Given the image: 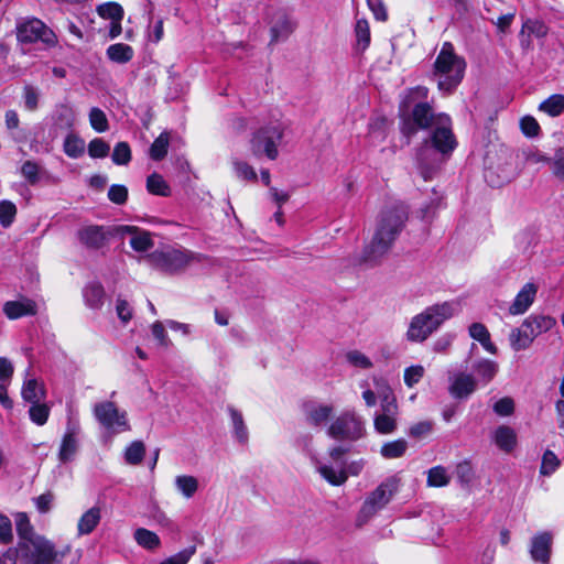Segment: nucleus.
<instances>
[{
    "instance_id": "nucleus-45",
    "label": "nucleus",
    "mask_w": 564,
    "mask_h": 564,
    "mask_svg": "<svg viewBox=\"0 0 564 564\" xmlns=\"http://www.w3.org/2000/svg\"><path fill=\"white\" fill-rule=\"evenodd\" d=\"M89 123L99 133L107 131L109 128L106 113L97 107L91 108L89 111Z\"/></svg>"
},
{
    "instance_id": "nucleus-8",
    "label": "nucleus",
    "mask_w": 564,
    "mask_h": 564,
    "mask_svg": "<svg viewBox=\"0 0 564 564\" xmlns=\"http://www.w3.org/2000/svg\"><path fill=\"white\" fill-rule=\"evenodd\" d=\"M327 434L334 440L354 442L364 436L365 424L355 412L346 411L330 423Z\"/></svg>"
},
{
    "instance_id": "nucleus-61",
    "label": "nucleus",
    "mask_w": 564,
    "mask_h": 564,
    "mask_svg": "<svg viewBox=\"0 0 564 564\" xmlns=\"http://www.w3.org/2000/svg\"><path fill=\"white\" fill-rule=\"evenodd\" d=\"M494 411L500 416H509L514 411V402L509 397L501 398L494 404Z\"/></svg>"
},
{
    "instance_id": "nucleus-2",
    "label": "nucleus",
    "mask_w": 564,
    "mask_h": 564,
    "mask_svg": "<svg viewBox=\"0 0 564 564\" xmlns=\"http://www.w3.org/2000/svg\"><path fill=\"white\" fill-rule=\"evenodd\" d=\"M414 123L420 129L432 128L431 143L435 150L444 155L451 154L457 145L452 130V120L448 115L434 113L427 102H419L412 111Z\"/></svg>"
},
{
    "instance_id": "nucleus-34",
    "label": "nucleus",
    "mask_w": 564,
    "mask_h": 564,
    "mask_svg": "<svg viewBox=\"0 0 564 564\" xmlns=\"http://www.w3.org/2000/svg\"><path fill=\"white\" fill-rule=\"evenodd\" d=\"M134 540L140 546L151 551L161 545L159 535L144 528H139L134 531Z\"/></svg>"
},
{
    "instance_id": "nucleus-32",
    "label": "nucleus",
    "mask_w": 564,
    "mask_h": 564,
    "mask_svg": "<svg viewBox=\"0 0 564 564\" xmlns=\"http://www.w3.org/2000/svg\"><path fill=\"white\" fill-rule=\"evenodd\" d=\"M510 346L514 351L524 350L533 343L531 334L524 329L521 324L519 327L513 328L509 335Z\"/></svg>"
},
{
    "instance_id": "nucleus-27",
    "label": "nucleus",
    "mask_w": 564,
    "mask_h": 564,
    "mask_svg": "<svg viewBox=\"0 0 564 564\" xmlns=\"http://www.w3.org/2000/svg\"><path fill=\"white\" fill-rule=\"evenodd\" d=\"M15 525L18 535L20 538L19 549L24 551V549H29L30 540L32 538H36L37 535L33 533V528L25 513H19L17 516Z\"/></svg>"
},
{
    "instance_id": "nucleus-48",
    "label": "nucleus",
    "mask_w": 564,
    "mask_h": 564,
    "mask_svg": "<svg viewBox=\"0 0 564 564\" xmlns=\"http://www.w3.org/2000/svg\"><path fill=\"white\" fill-rule=\"evenodd\" d=\"M234 171L236 176L243 181H257V173L254 169L249 165L247 162H242L239 160L232 161Z\"/></svg>"
},
{
    "instance_id": "nucleus-9",
    "label": "nucleus",
    "mask_w": 564,
    "mask_h": 564,
    "mask_svg": "<svg viewBox=\"0 0 564 564\" xmlns=\"http://www.w3.org/2000/svg\"><path fill=\"white\" fill-rule=\"evenodd\" d=\"M94 416L106 430L113 433L130 431L128 414L111 401L98 402L93 408Z\"/></svg>"
},
{
    "instance_id": "nucleus-11",
    "label": "nucleus",
    "mask_w": 564,
    "mask_h": 564,
    "mask_svg": "<svg viewBox=\"0 0 564 564\" xmlns=\"http://www.w3.org/2000/svg\"><path fill=\"white\" fill-rule=\"evenodd\" d=\"M17 36L23 43L42 41L45 44L54 45L56 42L53 31L35 18L20 22L17 28Z\"/></svg>"
},
{
    "instance_id": "nucleus-10",
    "label": "nucleus",
    "mask_w": 564,
    "mask_h": 564,
    "mask_svg": "<svg viewBox=\"0 0 564 564\" xmlns=\"http://www.w3.org/2000/svg\"><path fill=\"white\" fill-rule=\"evenodd\" d=\"M24 551L30 553L32 564H53L68 554L70 546L67 545L63 551H57L50 540L39 535L30 540L29 549Z\"/></svg>"
},
{
    "instance_id": "nucleus-53",
    "label": "nucleus",
    "mask_w": 564,
    "mask_h": 564,
    "mask_svg": "<svg viewBox=\"0 0 564 564\" xmlns=\"http://www.w3.org/2000/svg\"><path fill=\"white\" fill-rule=\"evenodd\" d=\"M560 465L557 456L552 451H546L542 457V464L540 468L541 475L550 476L553 474Z\"/></svg>"
},
{
    "instance_id": "nucleus-18",
    "label": "nucleus",
    "mask_w": 564,
    "mask_h": 564,
    "mask_svg": "<svg viewBox=\"0 0 564 564\" xmlns=\"http://www.w3.org/2000/svg\"><path fill=\"white\" fill-rule=\"evenodd\" d=\"M122 234H130V246L133 250L142 252L153 247L151 234L145 230H140L133 226H123L120 228Z\"/></svg>"
},
{
    "instance_id": "nucleus-64",
    "label": "nucleus",
    "mask_w": 564,
    "mask_h": 564,
    "mask_svg": "<svg viewBox=\"0 0 564 564\" xmlns=\"http://www.w3.org/2000/svg\"><path fill=\"white\" fill-rule=\"evenodd\" d=\"M21 173L31 184H35L39 181V166L33 161L24 162Z\"/></svg>"
},
{
    "instance_id": "nucleus-16",
    "label": "nucleus",
    "mask_w": 564,
    "mask_h": 564,
    "mask_svg": "<svg viewBox=\"0 0 564 564\" xmlns=\"http://www.w3.org/2000/svg\"><path fill=\"white\" fill-rule=\"evenodd\" d=\"M3 313L9 319H17L23 316L35 315L36 305L29 299L8 301L3 304Z\"/></svg>"
},
{
    "instance_id": "nucleus-55",
    "label": "nucleus",
    "mask_w": 564,
    "mask_h": 564,
    "mask_svg": "<svg viewBox=\"0 0 564 564\" xmlns=\"http://www.w3.org/2000/svg\"><path fill=\"white\" fill-rule=\"evenodd\" d=\"M424 372H425V369L421 365L408 367L404 370V376H403L404 383L409 388H412L414 384H416L423 378Z\"/></svg>"
},
{
    "instance_id": "nucleus-38",
    "label": "nucleus",
    "mask_w": 564,
    "mask_h": 564,
    "mask_svg": "<svg viewBox=\"0 0 564 564\" xmlns=\"http://www.w3.org/2000/svg\"><path fill=\"white\" fill-rule=\"evenodd\" d=\"M147 189L153 195H160V196H169L170 195V186L164 181V178L158 173H153L148 176Z\"/></svg>"
},
{
    "instance_id": "nucleus-14",
    "label": "nucleus",
    "mask_w": 564,
    "mask_h": 564,
    "mask_svg": "<svg viewBox=\"0 0 564 564\" xmlns=\"http://www.w3.org/2000/svg\"><path fill=\"white\" fill-rule=\"evenodd\" d=\"M77 237L79 241L91 249L104 247L108 240V232L100 226H87L78 230Z\"/></svg>"
},
{
    "instance_id": "nucleus-52",
    "label": "nucleus",
    "mask_w": 564,
    "mask_h": 564,
    "mask_svg": "<svg viewBox=\"0 0 564 564\" xmlns=\"http://www.w3.org/2000/svg\"><path fill=\"white\" fill-rule=\"evenodd\" d=\"M110 147L100 138L93 139L88 144V154L94 159L106 158L109 154Z\"/></svg>"
},
{
    "instance_id": "nucleus-4",
    "label": "nucleus",
    "mask_w": 564,
    "mask_h": 564,
    "mask_svg": "<svg viewBox=\"0 0 564 564\" xmlns=\"http://www.w3.org/2000/svg\"><path fill=\"white\" fill-rule=\"evenodd\" d=\"M465 67V61L455 54L452 43L445 42L434 63L438 89L452 91L462 82Z\"/></svg>"
},
{
    "instance_id": "nucleus-3",
    "label": "nucleus",
    "mask_w": 564,
    "mask_h": 564,
    "mask_svg": "<svg viewBox=\"0 0 564 564\" xmlns=\"http://www.w3.org/2000/svg\"><path fill=\"white\" fill-rule=\"evenodd\" d=\"M460 305L457 301L437 303L426 307L411 318L406 339L412 343L426 340L445 321L457 314Z\"/></svg>"
},
{
    "instance_id": "nucleus-5",
    "label": "nucleus",
    "mask_w": 564,
    "mask_h": 564,
    "mask_svg": "<svg viewBox=\"0 0 564 564\" xmlns=\"http://www.w3.org/2000/svg\"><path fill=\"white\" fill-rule=\"evenodd\" d=\"M285 124L280 120H272L258 128L249 141L250 151L253 156H265L275 160L279 155V145L284 135Z\"/></svg>"
},
{
    "instance_id": "nucleus-29",
    "label": "nucleus",
    "mask_w": 564,
    "mask_h": 564,
    "mask_svg": "<svg viewBox=\"0 0 564 564\" xmlns=\"http://www.w3.org/2000/svg\"><path fill=\"white\" fill-rule=\"evenodd\" d=\"M174 486L176 490L185 498L191 499L199 488L198 479L191 475H178L175 477Z\"/></svg>"
},
{
    "instance_id": "nucleus-30",
    "label": "nucleus",
    "mask_w": 564,
    "mask_h": 564,
    "mask_svg": "<svg viewBox=\"0 0 564 564\" xmlns=\"http://www.w3.org/2000/svg\"><path fill=\"white\" fill-rule=\"evenodd\" d=\"M538 109L553 118L561 116L564 113V95H551L539 105Z\"/></svg>"
},
{
    "instance_id": "nucleus-35",
    "label": "nucleus",
    "mask_w": 564,
    "mask_h": 564,
    "mask_svg": "<svg viewBox=\"0 0 564 564\" xmlns=\"http://www.w3.org/2000/svg\"><path fill=\"white\" fill-rule=\"evenodd\" d=\"M451 481V475L444 466H434L427 470L426 485L429 487H445Z\"/></svg>"
},
{
    "instance_id": "nucleus-46",
    "label": "nucleus",
    "mask_w": 564,
    "mask_h": 564,
    "mask_svg": "<svg viewBox=\"0 0 564 564\" xmlns=\"http://www.w3.org/2000/svg\"><path fill=\"white\" fill-rule=\"evenodd\" d=\"M76 449H77V441H76L74 434H72V433L65 434V436L62 441V444H61V448H59V459L62 462L69 460L76 453Z\"/></svg>"
},
{
    "instance_id": "nucleus-23",
    "label": "nucleus",
    "mask_w": 564,
    "mask_h": 564,
    "mask_svg": "<svg viewBox=\"0 0 564 564\" xmlns=\"http://www.w3.org/2000/svg\"><path fill=\"white\" fill-rule=\"evenodd\" d=\"M333 412L334 408L329 404H307L305 408L306 421L315 426L324 424Z\"/></svg>"
},
{
    "instance_id": "nucleus-57",
    "label": "nucleus",
    "mask_w": 564,
    "mask_h": 564,
    "mask_svg": "<svg viewBox=\"0 0 564 564\" xmlns=\"http://www.w3.org/2000/svg\"><path fill=\"white\" fill-rule=\"evenodd\" d=\"M195 546L187 547L165 558L160 564H187L192 556L195 554Z\"/></svg>"
},
{
    "instance_id": "nucleus-43",
    "label": "nucleus",
    "mask_w": 564,
    "mask_h": 564,
    "mask_svg": "<svg viewBox=\"0 0 564 564\" xmlns=\"http://www.w3.org/2000/svg\"><path fill=\"white\" fill-rule=\"evenodd\" d=\"M355 34L357 46L360 50H366L370 44V28L366 19H358L355 26Z\"/></svg>"
},
{
    "instance_id": "nucleus-60",
    "label": "nucleus",
    "mask_w": 564,
    "mask_h": 564,
    "mask_svg": "<svg viewBox=\"0 0 564 564\" xmlns=\"http://www.w3.org/2000/svg\"><path fill=\"white\" fill-rule=\"evenodd\" d=\"M108 198L115 204H124L128 198V188L124 185H111L108 191Z\"/></svg>"
},
{
    "instance_id": "nucleus-41",
    "label": "nucleus",
    "mask_w": 564,
    "mask_h": 564,
    "mask_svg": "<svg viewBox=\"0 0 564 564\" xmlns=\"http://www.w3.org/2000/svg\"><path fill=\"white\" fill-rule=\"evenodd\" d=\"M229 414L231 417L234 433L236 438L240 443H245L248 440V430L243 422V417L239 411L234 408H229Z\"/></svg>"
},
{
    "instance_id": "nucleus-44",
    "label": "nucleus",
    "mask_w": 564,
    "mask_h": 564,
    "mask_svg": "<svg viewBox=\"0 0 564 564\" xmlns=\"http://www.w3.org/2000/svg\"><path fill=\"white\" fill-rule=\"evenodd\" d=\"M31 408L29 410L30 419L36 425H44L47 422L50 415V408L45 403L36 402L31 403Z\"/></svg>"
},
{
    "instance_id": "nucleus-17",
    "label": "nucleus",
    "mask_w": 564,
    "mask_h": 564,
    "mask_svg": "<svg viewBox=\"0 0 564 564\" xmlns=\"http://www.w3.org/2000/svg\"><path fill=\"white\" fill-rule=\"evenodd\" d=\"M552 535L547 532L540 533L532 539L531 555L534 561L546 564L550 560Z\"/></svg>"
},
{
    "instance_id": "nucleus-22",
    "label": "nucleus",
    "mask_w": 564,
    "mask_h": 564,
    "mask_svg": "<svg viewBox=\"0 0 564 564\" xmlns=\"http://www.w3.org/2000/svg\"><path fill=\"white\" fill-rule=\"evenodd\" d=\"M471 369L478 380L487 384L496 377L499 365L494 360L480 358L473 364Z\"/></svg>"
},
{
    "instance_id": "nucleus-28",
    "label": "nucleus",
    "mask_w": 564,
    "mask_h": 564,
    "mask_svg": "<svg viewBox=\"0 0 564 564\" xmlns=\"http://www.w3.org/2000/svg\"><path fill=\"white\" fill-rule=\"evenodd\" d=\"M21 395L24 401L36 403L45 398V389L43 383L36 379H26L23 383Z\"/></svg>"
},
{
    "instance_id": "nucleus-42",
    "label": "nucleus",
    "mask_w": 564,
    "mask_h": 564,
    "mask_svg": "<svg viewBox=\"0 0 564 564\" xmlns=\"http://www.w3.org/2000/svg\"><path fill=\"white\" fill-rule=\"evenodd\" d=\"M145 454V446L141 441L132 442L124 451V459L130 465H138Z\"/></svg>"
},
{
    "instance_id": "nucleus-7",
    "label": "nucleus",
    "mask_w": 564,
    "mask_h": 564,
    "mask_svg": "<svg viewBox=\"0 0 564 564\" xmlns=\"http://www.w3.org/2000/svg\"><path fill=\"white\" fill-rule=\"evenodd\" d=\"M398 488L399 479L397 477H390L371 491L359 511L358 524L366 523L377 512L383 509L397 492Z\"/></svg>"
},
{
    "instance_id": "nucleus-13",
    "label": "nucleus",
    "mask_w": 564,
    "mask_h": 564,
    "mask_svg": "<svg viewBox=\"0 0 564 564\" xmlns=\"http://www.w3.org/2000/svg\"><path fill=\"white\" fill-rule=\"evenodd\" d=\"M398 414V405L387 403L386 406H380V413L373 420L376 431L380 434L393 433L397 429Z\"/></svg>"
},
{
    "instance_id": "nucleus-24",
    "label": "nucleus",
    "mask_w": 564,
    "mask_h": 564,
    "mask_svg": "<svg viewBox=\"0 0 564 564\" xmlns=\"http://www.w3.org/2000/svg\"><path fill=\"white\" fill-rule=\"evenodd\" d=\"M494 441L501 451L509 453L517 445V434L510 426L500 425L494 433Z\"/></svg>"
},
{
    "instance_id": "nucleus-21",
    "label": "nucleus",
    "mask_w": 564,
    "mask_h": 564,
    "mask_svg": "<svg viewBox=\"0 0 564 564\" xmlns=\"http://www.w3.org/2000/svg\"><path fill=\"white\" fill-rule=\"evenodd\" d=\"M318 474L330 485L340 486L347 480V473L344 467L335 468L319 460H315Z\"/></svg>"
},
{
    "instance_id": "nucleus-15",
    "label": "nucleus",
    "mask_w": 564,
    "mask_h": 564,
    "mask_svg": "<svg viewBox=\"0 0 564 564\" xmlns=\"http://www.w3.org/2000/svg\"><path fill=\"white\" fill-rule=\"evenodd\" d=\"M477 387V380L468 373L456 375L451 382L449 393L456 399L468 398Z\"/></svg>"
},
{
    "instance_id": "nucleus-40",
    "label": "nucleus",
    "mask_w": 564,
    "mask_h": 564,
    "mask_svg": "<svg viewBox=\"0 0 564 564\" xmlns=\"http://www.w3.org/2000/svg\"><path fill=\"white\" fill-rule=\"evenodd\" d=\"M376 394L380 399V406H386L387 403L398 405L395 397L390 386L382 379H375Z\"/></svg>"
},
{
    "instance_id": "nucleus-63",
    "label": "nucleus",
    "mask_w": 564,
    "mask_h": 564,
    "mask_svg": "<svg viewBox=\"0 0 564 564\" xmlns=\"http://www.w3.org/2000/svg\"><path fill=\"white\" fill-rule=\"evenodd\" d=\"M523 29H527L530 34L536 37H544L547 34V26L539 20H528L523 24Z\"/></svg>"
},
{
    "instance_id": "nucleus-56",
    "label": "nucleus",
    "mask_w": 564,
    "mask_h": 564,
    "mask_svg": "<svg viewBox=\"0 0 564 564\" xmlns=\"http://www.w3.org/2000/svg\"><path fill=\"white\" fill-rule=\"evenodd\" d=\"M24 97V107L29 111H34L37 109L39 100H40V91L30 85H26L23 89Z\"/></svg>"
},
{
    "instance_id": "nucleus-50",
    "label": "nucleus",
    "mask_w": 564,
    "mask_h": 564,
    "mask_svg": "<svg viewBox=\"0 0 564 564\" xmlns=\"http://www.w3.org/2000/svg\"><path fill=\"white\" fill-rule=\"evenodd\" d=\"M98 13L101 18L112 21H121L123 10L118 3H106L98 7Z\"/></svg>"
},
{
    "instance_id": "nucleus-12",
    "label": "nucleus",
    "mask_w": 564,
    "mask_h": 564,
    "mask_svg": "<svg viewBox=\"0 0 564 564\" xmlns=\"http://www.w3.org/2000/svg\"><path fill=\"white\" fill-rule=\"evenodd\" d=\"M536 293L538 286L534 283H525L517 293L513 302L509 306V314L513 316L524 314L533 304Z\"/></svg>"
},
{
    "instance_id": "nucleus-36",
    "label": "nucleus",
    "mask_w": 564,
    "mask_h": 564,
    "mask_svg": "<svg viewBox=\"0 0 564 564\" xmlns=\"http://www.w3.org/2000/svg\"><path fill=\"white\" fill-rule=\"evenodd\" d=\"M408 448V443L405 440H395L392 442H388L382 445L380 449V454L388 459L402 457Z\"/></svg>"
},
{
    "instance_id": "nucleus-20",
    "label": "nucleus",
    "mask_w": 564,
    "mask_h": 564,
    "mask_svg": "<svg viewBox=\"0 0 564 564\" xmlns=\"http://www.w3.org/2000/svg\"><path fill=\"white\" fill-rule=\"evenodd\" d=\"M522 325L534 340L536 336L550 330L555 325V319L550 316L535 315L525 318Z\"/></svg>"
},
{
    "instance_id": "nucleus-39",
    "label": "nucleus",
    "mask_w": 564,
    "mask_h": 564,
    "mask_svg": "<svg viewBox=\"0 0 564 564\" xmlns=\"http://www.w3.org/2000/svg\"><path fill=\"white\" fill-rule=\"evenodd\" d=\"M169 143L170 134L169 132L164 131L154 140L150 148L151 159L155 161L162 160L167 153Z\"/></svg>"
},
{
    "instance_id": "nucleus-26",
    "label": "nucleus",
    "mask_w": 564,
    "mask_h": 564,
    "mask_svg": "<svg viewBox=\"0 0 564 564\" xmlns=\"http://www.w3.org/2000/svg\"><path fill=\"white\" fill-rule=\"evenodd\" d=\"M101 519V510L93 507L87 510L78 520L77 530L79 535H86L94 531Z\"/></svg>"
},
{
    "instance_id": "nucleus-47",
    "label": "nucleus",
    "mask_w": 564,
    "mask_h": 564,
    "mask_svg": "<svg viewBox=\"0 0 564 564\" xmlns=\"http://www.w3.org/2000/svg\"><path fill=\"white\" fill-rule=\"evenodd\" d=\"M112 162L117 165H127L131 161V150L127 142H118L111 155Z\"/></svg>"
},
{
    "instance_id": "nucleus-6",
    "label": "nucleus",
    "mask_w": 564,
    "mask_h": 564,
    "mask_svg": "<svg viewBox=\"0 0 564 564\" xmlns=\"http://www.w3.org/2000/svg\"><path fill=\"white\" fill-rule=\"evenodd\" d=\"M147 260L163 273L176 274L183 272L192 262L198 261L199 257L183 248L163 246L148 254Z\"/></svg>"
},
{
    "instance_id": "nucleus-51",
    "label": "nucleus",
    "mask_w": 564,
    "mask_h": 564,
    "mask_svg": "<svg viewBox=\"0 0 564 564\" xmlns=\"http://www.w3.org/2000/svg\"><path fill=\"white\" fill-rule=\"evenodd\" d=\"M17 215V207L9 200H2L0 203V224L2 227H9Z\"/></svg>"
},
{
    "instance_id": "nucleus-49",
    "label": "nucleus",
    "mask_w": 564,
    "mask_h": 564,
    "mask_svg": "<svg viewBox=\"0 0 564 564\" xmlns=\"http://www.w3.org/2000/svg\"><path fill=\"white\" fill-rule=\"evenodd\" d=\"M521 132L528 138H535L540 134L541 128L536 119L532 116H524L520 119Z\"/></svg>"
},
{
    "instance_id": "nucleus-59",
    "label": "nucleus",
    "mask_w": 564,
    "mask_h": 564,
    "mask_svg": "<svg viewBox=\"0 0 564 564\" xmlns=\"http://www.w3.org/2000/svg\"><path fill=\"white\" fill-rule=\"evenodd\" d=\"M456 476L462 484H469L474 478V469L468 460L460 462L456 466Z\"/></svg>"
},
{
    "instance_id": "nucleus-33",
    "label": "nucleus",
    "mask_w": 564,
    "mask_h": 564,
    "mask_svg": "<svg viewBox=\"0 0 564 564\" xmlns=\"http://www.w3.org/2000/svg\"><path fill=\"white\" fill-rule=\"evenodd\" d=\"M107 56L115 63L124 64L132 59L133 50L128 44L116 43L107 48Z\"/></svg>"
},
{
    "instance_id": "nucleus-19",
    "label": "nucleus",
    "mask_w": 564,
    "mask_h": 564,
    "mask_svg": "<svg viewBox=\"0 0 564 564\" xmlns=\"http://www.w3.org/2000/svg\"><path fill=\"white\" fill-rule=\"evenodd\" d=\"M295 29V21H293L289 15L284 13L280 14L270 29L271 43L288 39Z\"/></svg>"
},
{
    "instance_id": "nucleus-62",
    "label": "nucleus",
    "mask_w": 564,
    "mask_h": 564,
    "mask_svg": "<svg viewBox=\"0 0 564 564\" xmlns=\"http://www.w3.org/2000/svg\"><path fill=\"white\" fill-rule=\"evenodd\" d=\"M551 164L554 175L564 180V148L556 150Z\"/></svg>"
},
{
    "instance_id": "nucleus-54",
    "label": "nucleus",
    "mask_w": 564,
    "mask_h": 564,
    "mask_svg": "<svg viewBox=\"0 0 564 564\" xmlns=\"http://www.w3.org/2000/svg\"><path fill=\"white\" fill-rule=\"evenodd\" d=\"M346 360L354 367L369 369L372 367L371 360L359 350H350L346 354Z\"/></svg>"
},
{
    "instance_id": "nucleus-37",
    "label": "nucleus",
    "mask_w": 564,
    "mask_h": 564,
    "mask_svg": "<svg viewBox=\"0 0 564 564\" xmlns=\"http://www.w3.org/2000/svg\"><path fill=\"white\" fill-rule=\"evenodd\" d=\"M63 148L67 156L76 159L84 154L85 142L75 134H68L64 140Z\"/></svg>"
},
{
    "instance_id": "nucleus-25",
    "label": "nucleus",
    "mask_w": 564,
    "mask_h": 564,
    "mask_svg": "<svg viewBox=\"0 0 564 564\" xmlns=\"http://www.w3.org/2000/svg\"><path fill=\"white\" fill-rule=\"evenodd\" d=\"M469 336L479 341L484 349L490 354H497V347L491 341L490 333L481 323H473L468 328Z\"/></svg>"
},
{
    "instance_id": "nucleus-1",
    "label": "nucleus",
    "mask_w": 564,
    "mask_h": 564,
    "mask_svg": "<svg viewBox=\"0 0 564 564\" xmlns=\"http://www.w3.org/2000/svg\"><path fill=\"white\" fill-rule=\"evenodd\" d=\"M408 216V208L402 203H392L381 209L373 238L364 251V262L376 264L389 251L403 230Z\"/></svg>"
},
{
    "instance_id": "nucleus-58",
    "label": "nucleus",
    "mask_w": 564,
    "mask_h": 564,
    "mask_svg": "<svg viewBox=\"0 0 564 564\" xmlns=\"http://www.w3.org/2000/svg\"><path fill=\"white\" fill-rule=\"evenodd\" d=\"M433 430V423L431 421H421L413 424L409 430V435L414 438H423L427 436Z\"/></svg>"
},
{
    "instance_id": "nucleus-31",
    "label": "nucleus",
    "mask_w": 564,
    "mask_h": 564,
    "mask_svg": "<svg viewBox=\"0 0 564 564\" xmlns=\"http://www.w3.org/2000/svg\"><path fill=\"white\" fill-rule=\"evenodd\" d=\"M105 291L101 284L93 282L84 289V299L90 308H99L104 304Z\"/></svg>"
}]
</instances>
